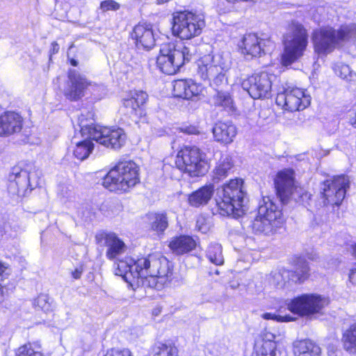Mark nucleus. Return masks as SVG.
Masks as SVG:
<instances>
[{
    "mask_svg": "<svg viewBox=\"0 0 356 356\" xmlns=\"http://www.w3.org/2000/svg\"><path fill=\"white\" fill-rule=\"evenodd\" d=\"M22 116L15 112H5L0 115V136H6L21 131Z\"/></svg>",
    "mask_w": 356,
    "mask_h": 356,
    "instance_id": "nucleus-23",
    "label": "nucleus"
},
{
    "mask_svg": "<svg viewBox=\"0 0 356 356\" xmlns=\"http://www.w3.org/2000/svg\"><path fill=\"white\" fill-rule=\"evenodd\" d=\"M47 294L41 293L32 300L33 309L35 311L49 312L53 309L52 301Z\"/></svg>",
    "mask_w": 356,
    "mask_h": 356,
    "instance_id": "nucleus-39",
    "label": "nucleus"
},
{
    "mask_svg": "<svg viewBox=\"0 0 356 356\" xmlns=\"http://www.w3.org/2000/svg\"><path fill=\"white\" fill-rule=\"evenodd\" d=\"M356 38V24L341 26L336 29L325 26L313 31L312 40L318 55H327L343 46L345 42Z\"/></svg>",
    "mask_w": 356,
    "mask_h": 356,
    "instance_id": "nucleus-3",
    "label": "nucleus"
},
{
    "mask_svg": "<svg viewBox=\"0 0 356 356\" xmlns=\"http://www.w3.org/2000/svg\"><path fill=\"white\" fill-rule=\"evenodd\" d=\"M196 228L198 231L206 233L208 230V227L205 223V219L202 217L198 218L196 221Z\"/></svg>",
    "mask_w": 356,
    "mask_h": 356,
    "instance_id": "nucleus-45",
    "label": "nucleus"
},
{
    "mask_svg": "<svg viewBox=\"0 0 356 356\" xmlns=\"http://www.w3.org/2000/svg\"><path fill=\"white\" fill-rule=\"evenodd\" d=\"M83 272V269L81 266L76 268L73 271H72L71 274L72 277L74 280H79L81 278Z\"/></svg>",
    "mask_w": 356,
    "mask_h": 356,
    "instance_id": "nucleus-47",
    "label": "nucleus"
},
{
    "mask_svg": "<svg viewBox=\"0 0 356 356\" xmlns=\"http://www.w3.org/2000/svg\"><path fill=\"white\" fill-rule=\"evenodd\" d=\"M39 184L35 172H30L20 167H14L8 177V192L17 196L26 195L27 191H31Z\"/></svg>",
    "mask_w": 356,
    "mask_h": 356,
    "instance_id": "nucleus-13",
    "label": "nucleus"
},
{
    "mask_svg": "<svg viewBox=\"0 0 356 356\" xmlns=\"http://www.w3.org/2000/svg\"><path fill=\"white\" fill-rule=\"evenodd\" d=\"M16 356H43V355L40 350H35L31 344L29 343L19 347Z\"/></svg>",
    "mask_w": 356,
    "mask_h": 356,
    "instance_id": "nucleus-41",
    "label": "nucleus"
},
{
    "mask_svg": "<svg viewBox=\"0 0 356 356\" xmlns=\"http://www.w3.org/2000/svg\"><path fill=\"white\" fill-rule=\"evenodd\" d=\"M284 286L290 282L298 283L302 282L309 276V268L308 264L304 258L299 257L296 263V271L286 270L285 268L280 269Z\"/></svg>",
    "mask_w": 356,
    "mask_h": 356,
    "instance_id": "nucleus-24",
    "label": "nucleus"
},
{
    "mask_svg": "<svg viewBox=\"0 0 356 356\" xmlns=\"http://www.w3.org/2000/svg\"><path fill=\"white\" fill-rule=\"evenodd\" d=\"M334 353H329V355H330V356H332V354H334Z\"/></svg>",
    "mask_w": 356,
    "mask_h": 356,
    "instance_id": "nucleus-59",
    "label": "nucleus"
},
{
    "mask_svg": "<svg viewBox=\"0 0 356 356\" xmlns=\"http://www.w3.org/2000/svg\"><path fill=\"white\" fill-rule=\"evenodd\" d=\"M26 229V224L17 216L8 215L7 219L0 225V239L6 238H15L22 234Z\"/></svg>",
    "mask_w": 356,
    "mask_h": 356,
    "instance_id": "nucleus-27",
    "label": "nucleus"
},
{
    "mask_svg": "<svg viewBox=\"0 0 356 356\" xmlns=\"http://www.w3.org/2000/svg\"><path fill=\"white\" fill-rule=\"evenodd\" d=\"M181 131L187 134L197 135L200 134L198 128L193 125L184 126L181 128Z\"/></svg>",
    "mask_w": 356,
    "mask_h": 356,
    "instance_id": "nucleus-46",
    "label": "nucleus"
},
{
    "mask_svg": "<svg viewBox=\"0 0 356 356\" xmlns=\"http://www.w3.org/2000/svg\"><path fill=\"white\" fill-rule=\"evenodd\" d=\"M202 87L192 79H179L174 82L173 92L176 97L191 99L197 97L202 92Z\"/></svg>",
    "mask_w": 356,
    "mask_h": 356,
    "instance_id": "nucleus-25",
    "label": "nucleus"
},
{
    "mask_svg": "<svg viewBox=\"0 0 356 356\" xmlns=\"http://www.w3.org/2000/svg\"><path fill=\"white\" fill-rule=\"evenodd\" d=\"M351 124L356 128V113L354 118L351 120Z\"/></svg>",
    "mask_w": 356,
    "mask_h": 356,
    "instance_id": "nucleus-56",
    "label": "nucleus"
},
{
    "mask_svg": "<svg viewBox=\"0 0 356 356\" xmlns=\"http://www.w3.org/2000/svg\"><path fill=\"white\" fill-rule=\"evenodd\" d=\"M348 187L349 180L345 175L337 176L324 181L322 187L324 204L339 206Z\"/></svg>",
    "mask_w": 356,
    "mask_h": 356,
    "instance_id": "nucleus-16",
    "label": "nucleus"
},
{
    "mask_svg": "<svg viewBox=\"0 0 356 356\" xmlns=\"http://www.w3.org/2000/svg\"><path fill=\"white\" fill-rule=\"evenodd\" d=\"M238 286H239V284L238 283H234V284H230L229 286L230 288L234 289L237 288Z\"/></svg>",
    "mask_w": 356,
    "mask_h": 356,
    "instance_id": "nucleus-55",
    "label": "nucleus"
},
{
    "mask_svg": "<svg viewBox=\"0 0 356 356\" xmlns=\"http://www.w3.org/2000/svg\"><path fill=\"white\" fill-rule=\"evenodd\" d=\"M275 79L274 74L261 72L243 79L241 87L254 99L268 98L270 96L272 83Z\"/></svg>",
    "mask_w": 356,
    "mask_h": 356,
    "instance_id": "nucleus-14",
    "label": "nucleus"
},
{
    "mask_svg": "<svg viewBox=\"0 0 356 356\" xmlns=\"http://www.w3.org/2000/svg\"><path fill=\"white\" fill-rule=\"evenodd\" d=\"M295 356H321V348L311 340L305 339L293 343Z\"/></svg>",
    "mask_w": 356,
    "mask_h": 356,
    "instance_id": "nucleus-33",
    "label": "nucleus"
},
{
    "mask_svg": "<svg viewBox=\"0 0 356 356\" xmlns=\"http://www.w3.org/2000/svg\"><path fill=\"white\" fill-rule=\"evenodd\" d=\"M197 75L203 81H207L212 88L227 86L225 73L229 68L230 62L222 54L205 55L197 62Z\"/></svg>",
    "mask_w": 356,
    "mask_h": 356,
    "instance_id": "nucleus-7",
    "label": "nucleus"
},
{
    "mask_svg": "<svg viewBox=\"0 0 356 356\" xmlns=\"http://www.w3.org/2000/svg\"><path fill=\"white\" fill-rule=\"evenodd\" d=\"M79 127L81 136L84 140L76 143L74 149V156L83 161L87 159L93 149V143L90 140L113 149L121 148L125 143L127 136L124 130L119 127H101L88 123L83 116L79 118Z\"/></svg>",
    "mask_w": 356,
    "mask_h": 356,
    "instance_id": "nucleus-2",
    "label": "nucleus"
},
{
    "mask_svg": "<svg viewBox=\"0 0 356 356\" xmlns=\"http://www.w3.org/2000/svg\"><path fill=\"white\" fill-rule=\"evenodd\" d=\"M100 245L106 248V257L114 264L115 274L121 276L132 288L147 285L161 289L172 280V267L166 257L160 254H149L137 259L120 258L126 252L127 245L115 233L102 232L96 236Z\"/></svg>",
    "mask_w": 356,
    "mask_h": 356,
    "instance_id": "nucleus-1",
    "label": "nucleus"
},
{
    "mask_svg": "<svg viewBox=\"0 0 356 356\" xmlns=\"http://www.w3.org/2000/svg\"><path fill=\"white\" fill-rule=\"evenodd\" d=\"M213 184H207L202 186L191 193L188 197V204L193 207H200L207 205L214 194Z\"/></svg>",
    "mask_w": 356,
    "mask_h": 356,
    "instance_id": "nucleus-28",
    "label": "nucleus"
},
{
    "mask_svg": "<svg viewBox=\"0 0 356 356\" xmlns=\"http://www.w3.org/2000/svg\"><path fill=\"white\" fill-rule=\"evenodd\" d=\"M150 229L157 234H163L168 226L165 213H152L149 216Z\"/></svg>",
    "mask_w": 356,
    "mask_h": 356,
    "instance_id": "nucleus-35",
    "label": "nucleus"
},
{
    "mask_svg": "<svg viewBox=\"0 0 356 356\" xmlns=\"http://www.w3.org/2000/svg\"><path fill=\"white\" fill-rule=\"evenodd\" d=\"M120 8V4L114 0H104L101 2L99 9L103 13L116 11Z\"/></svg>",
    "mask_w": 356,
    "mask_h": 356,
    "instance_id": "nucleus-42",
    "label": "nucleus"
},
{
    "mask_svg": "<svg viewBox=\"0 0 356 356\" xmlns=\"http://www.w3.org/2000/svg\"><path fill=\"white\" fill-rule=\"evenodd\" d=\"M268 339H270L272 341H273V339H275V335L272 333H267L265 335V338L263 339L262 340H268Z\"/></svg>",
    "mask_w": 356,
    "mask_h": 356,
    "instance_id": "nucleus-52",
    "label": "nucleus"
},
{
    "mask_svg": "<svg viewBox=\"0 0 356 356\" xmlns=\"http://www.w3.org/2000/svg\"><path fill=\"white\" fill-rule=\"evenodd\" d=\"M175 164L192 177L204 175L209 167L206 154L195 146L181 149L177 153Z\"/></svg>",
    "mask_w": 356,
    "mask_h": 356,
    "instance_id": "nucleus-11",
    "label": "nucleus"
},
{
    "mask_svg": "<svg viewBox=\"0 0 356 356\" xmlns=\"http://www.w3.org/2000/svg\"><path fill=\"white\" fill-rule=\"evenodd\" d=\"M234 163L230 156L222 154L213 170V181L218 183L232 172Z\"/></svg>",
    "mask_w": 356,
    "mask_h": 356,
    "instance_id": "nucleus-32",
    "label": "nucleus"
},
{
    "mask_svg": "<svg viewBox=\"0 0 356 356\" xmlns=\"http://www.w3.org/2000/svg\"><path fill=\"white\" fill-rule=\"evenodd\" d=\"M227 2L229 3H235L236 2H239V1H244V2H248V1H250V2H255L257 1V0H226Z\"/></svg>",
    "mask_w": 356,
    "mask_h": 356,
    "instance_id": "nucleus-51",
    "label": "nucleus"
},
{
    "mask_svg": "<svg viewBox=\"0 0 356 356\" xmlns=\"http://www.w3.org/2000/svg\"><path fill=\"white\" fill-rule=\"evenodd\" d=\"M216 202L220 215H233L235 217L242 216L247 202L243 179L236 178L225 184L218 190Z\"/></svg>",
    "mask_w": 356,
    "mask_h": 356,
    "instance_id": "nucleus-4",
    "label": "nucleus"
},
{
    "mask_svg": "<svg viewBox=\"0 0 356 356\" xmlns=\"http://www.w3.org/2000/svg\"><path fill=\"white\" fill-rule=\"evenodd\" d=\"M71 64L73 66H76L78 65V62L76 60H74V59H72L71 60Z\"/></svg>",
    "mask_w": 356,
    "mask_h": 356,
    "instance_id": "nucleus-57",
    "label": "nucleus"
},
{
    "mask_svg": "<svg viewBox=\"0 0 356 356\" xmlns=\"http://www.w3.org/2000/svg\"><path fill=\"white\" fill-rule=\"evenodd\" d=\"M186 308L184 307H183V305H175L174 309L175 310H182V309H185Z\"/></svg>",
    "mask_w": 356,
    "mask_h": 356,
    "instance_id": "nucleus-54",
    "label": "nucleus"
},
{
    "mask_svg": "<svg viewBox=\"0 0 356 356\" xmlns=\"http://www.w3.org/2000/svg\"><path fill=\"white\" fill-rule=\"evenodd\" d=\"M215 92L210 97V103L214 107L228 112L234 110V100L230 93L218 88H213Z\"/></svg>",
    "mask_w": 356,
    "mask_h": 356,
    "instance_id": "nucleus-29",
    "label": "nucleus"
},
{
    "mask_svg": "<svg viewBox=\"0 0 356 356\" xmlns=\"http://www.w3.org/2000/svg\"><path fill=\"white\" fill-rule=\"evenodd\" d=\"M315 313H291L280 315V313H264V319H272L277 322L297 321L298 324L303 325L312 319Z\"/></svg>",
    "mask_w": 356,
    "mask_h": 356,
    "instance_id": "nucleus-31",
    "label": "nucleus"
},
{
    "mask_svg": "<svg viewBox=\"0 0 356 356\" xmlns=\"http://www.w3.org/2000/svg\"><path fill=\"white\" fill-rule=\"evenodd\" d=\"M276 343L270 339L257 341L254 346L256 356H275Z\"/></svg>",
    "mask_w": 356,
    "mask_h": 356,
    "instance_id": "nucleus-34",
    "label": "nucleus"
},
{
    "mask_svg": "<svg viewBox=\"0 0 356 356\" xmlns=\"http://www.w3.org/2000/svg\"><path fill=\"white\" fill-rule=\"evenodd\" d=\"M204 26V17L201 13L184 10L172 15V33L182 40L199 35Z\"/></svg>",
    "mask_w": 356,
    "mask_h": 356,
    "instance_id": "nucleus-10",
    "label": "nucleus"
},
{
    "mask_svg": "<svg viewBox=\"0 0 356 356\" xmlns=\"http://www.w3.org/2000/svg\"><path fill=\"white\" fill-rule=\"evenodd\" d=\"M269 282L277 288H282L284 286V281L280 269L273 271L269 277Z\"/></svg>",
    "mask_w": 356,
    "mask_h": 356,
    "instance_id": "nucleus-43",
    "label": "nucleus"
},
{
    "mask_svg": "<svg viewBox=\"0 0 356 356\" xmlns=\"http://www.w3.org/2000/svg\"><path fill=\"white\" fill-rule=\"evenodd\" d=\"M344 349L350 353H356V322L343 334Z\"/></svg>",
    "mask_w": 356,
    "mask_h": 356,
    "instance_id": "nucleus-36",
    "label": "nucleus"
},
{
    "mask_svg": "<svg viewBox=\"0 0 356 356\" xmlns=\"http://www.w3.org/2000/svg\"><path fill=\"white\" fill-rule=\"evenodd\" d=\"M131 38L135 40L138 49H151L155 44V38L151 25L138 24L133 32Z\"/></svg>",
    "mask_w": 356,
    "mask_h": 356,
    "instance_id": "nucleus-22",
    "label": "nucleus"
},
{
    "mask_svg": "<svg viewBox=\"0 0 356 356\" xmlns=\"http://www.w3.org/2000/svg\"><path fill=\"white\" fill-rule=\"evenodd\" d=\"M92 86L85 75L75 70H70L64 88V95L71 101L79 100L84 96L85 90Z\"/></svg>",
    "mask_w": 356,
    "mask_h": 356,
    "instance_id": "nucleus-20",
    "label": "nucleus"
},
{
    "mask_svg": "<svg viewBox=\"0 0 356 356\" xmlns=\"http://www.w3.org/2000/svg\"><path fill=\"white\" fill-rule=\"evenodd\" d=\"M157 135H158V136H162V134H161V133H160V134H158Z\"/></svg>",
    "mask_w": 356,
    "mask_h": 356,
    "instance_id": "nucleus-60",
    "label": "nucleus"
},
{
    "mask_svg": "<svg viewBox=\"0 0 356 356\" xmlns=\"http://www.w3.org/2000/svg\"><path fill=\"white\" fill-rule=\"evenodd\" d=\"M147 94L142 90L131 92L127 97L122 99L120 111L127 115L132 122L138 123L145 115V104Z\"/></svg>",
    "mask_w": 356,
    "mask_h": 356,
    "instance_id": "nucleus-17",
    "label": "nucleus"
},
{
    "mask_svg": "<svg viewBox=\"0 0 356 356\" xmlns=\"http://www.w3.org/2000/svg\"><path fill=\"white\" fill-rule=\"evenodd\" d=\"M352 254L356 258V243L352 246Z\"/></svg>",
    "mask_w": 356,
    "mask_h": 356,
    "instance_id": "nucleus-53",
    "label": "nucleus"
},
{
    "mask_svg": "<svg viewBox=\"0 0 356 356\" xmlns=\"http://www.w3.org/2000/svg\"><path fill=\"white\" fill-rule=\"evenodd\" d=\"M335 72L341 79L348 81H353L356 78V74L346 64L338 65L335 68Z\"/></svg>",
    "mask_w": 356,
    "mask_h": 356,
    "instance_id": "nucleus-40",
    "label": "nucleus"
},
{
    "mask_svg": "<svg viewBox=\"0 0 356 356\" xmlns=\"http://www.w3.org/2000/svg\"><path fill=\"white\" fill-rule=\"evenodd\" d=\"M154 356H179L178 349L172 343L157 342L155 344Z\"/></svg>",
    "mask_w": 356,
    "mask_h": 356,
    "instance_id": "nucleus-38",
    "label": "nucleus"
},
{
    "mask_svg": "<svg viewBox=\"0 0 356 356\" xmlns=\"http://www.w3.org/2000/svg\"><path fill=\"white\" fill-rule=\"evenodd\" d=\"M197 241L191 236L181 235L175 237L170 242L169 247L176 254H184L193 250Z\"/></svg>",
    "mask_w": 356,
    "mask_h": 356,
    "instance_id": "nucleus-30",
    "label": "nucleus"
},
{
    "mask_svg": "<svg viewBox=\"0 0 356 356\" xmlns=\"http://www.w3.org/2000/svg\"><path fill=\"white\" fill-rule=\"evenodd\" d=\"M92 86L85 75L75 70H70L64 88V95L71 101L79 100L84 96L85 90Z\"/></svg>",
    "mask_w": 356,
    "mask_h": 356,
    "instance_id": "nucleus-19",
    "label": "nucleus"
},
{
    "mask_svg": "<svg viewBox=\"0 0 356 356\" xmlns=\"http://www.w3.org/2000/svg\"><path fill=\"white\" fill-rule=\"evenodd\" d=\"M282 223V211L270 197H264L258 208V214L252 222L256 234L270 235Z\"/></svg>",
    "mask_w": 356,
    "mask_h": 356,
    "instance_id": "nucleus-9",
    "label": "nucleus"
},
{
    "mask_svg": "<svg viewBox=\"0 0 356 356\" xmlns=\"http://www.w3.org/2000/svg\"><path fill=\"white\" fill-rule=\"evenodd\" d=\"M104 356H132L129 349H115L113 348L108 351Z\"/></svg>",
    "mask_w": 356,
    "mask_h": 356,
    "instance_id": "nucleus-44",
    "label": "nucleus"
},
{
    "mask_svg": "<svg viewBox=\"0 0 356 356\" xmlns=\"http://www.w3.org/2000/svg\"><path fill=\"white\" fill-rule=\"evenodd\" d=\"M307 257H308V259H309L311 260H314V259H316V254H314V255L308 254Z\"/></svg>",
    "mask_w": 356,
    "mask_h": 356,
    "instance_id": "nucleus-58",
    "label": "nucleus"
},
{
    "mask_svg": "<svg viewBox=\"0 0 356 356\" xmlns=\"http://www.w3.org/2000/svg\"><path fill=\"white\" fill-rule=\"evenodd\" d=\"M143 333L142 330L140 327H134L132 330H131V338L130 339L134 340L136 338H138L140 335H141Z\"/></svg>",
    "mask_w": 356,
    "mask_h": 356,
    "instance_id": "nucleus-49",
    "label": "nucleus"
},
{
    "mask_svg": "<svg viewBox=\"0 0 356 356\" xmlns=\"http://www.w3.org/2000/svg\"><path fill=\"white\" fill-rule=\"evenodd\" d=\"M207 257L211 263L220 266L224 264L222 245L217 243H211L207 250Z\"/></svg>",
    "mask_w": 356,
    "mask_h": 356,
    "instance_id": "nucleus-37",
    "label": "nucleus"
},
{
    "mask_svg": "<svg viewBox=\"0 0 356 356\" xmlns=\"http://www.w3.org/2000/svg\"><path fill=\"white\" fill-rule=\"evenodd\" d=\"M274 46L270 39L261 38L255 33H248L243 38L241 51L247 58H253L269 53Z\"/></svg>",
    "mask_w": 356,
    "mask_h": 356,
    "instance_id": "nucleus-18",
    "label": "nucleus"
},
{
    "mask_svg": "<svg viewBox=\"0 0 356 356\" xmlns=\"http://www.w3.org/2000/svg\"><path fill=\"white\" fill-rule=\"evenodd\" d=\"M138 182V166L131 161L118 162L102 179L104 187L116 192H126Z\"/></svg>",
    "mask_w": 356,
    "mask_h": 356,
    "instance_id": "nucleus-8",
    "label": "nucleus"
},
{
    "mask_svg": "<svg viewBox=\"0 0 356 356\" xmlns=\"http://www.w3.org/2000/svg\"><path fill=\"white\" fill-rule=\"evenodd\" d=\"M349 281L354 285H356V264L350 270L348 274Z\"/></svg>",
    "mask_w": 356,
    "mask_h": 356,
    "instance_id": "nucleus-48",
    "label": "nucleus"
},
{
    "mask_svg": "<svg viewBox=\"0 0 356 356\" xmlns=\"http://www.w3.org/2000/svg\"><path fill=\"white\" fill-rule=\"evenodd\" d=\"M284 51L282 56L284 65H289L303 54L307 45V33L300 24H292L284 36Z\"/></svg>",
    "mask_w": 356,
    "mask_h": 356,
    "instance_id": "nucleus-12",
    "label": "nucleus"
},
{
    "mask_svg": "<svg viewBox=\"0 0 356 356\" xmlns=\"http://www.w3.org/2000/svg\"><path fill=\"white\" fill-rule=\"evenodd\" d=\"M330 304L327 297L317 293H304L291 300L268 296L262 303L264 309H287L289 312H319Z\"/></svg>",
    "mask_w": 356,
    "mask_h": 356,
    "instance_id": "nucleus-6",
    "label": "nucleus"
},
{
    "mask_svg": "<svg viewBox=\"0 0 356 356\" xmlns=\"http://www.w3.org/2000/svg\"><path fill=\"white\" fill-rule=\"evenodd\" d=\"M277 196L282 203H286L294 189L293 171L284 170L277 173L275 179Z\"/></svg>",
    "mask_w": 356,
    "mask_h": 356,
    "instance_id": "nucleus-21",
    "label": "nucleus"
},
{
    "mask_svg": "<svg viewBox=\"0 0 356 356\" xmlns=\"http://www.w3.org/2000/svg\"><path fill=\"white\" fill-rule=\"evenodd\" d=\"M212 132L216 141L229 144L236 137L237 129L231 121H218L215 123Z\"/></svg>",
    "mask_w": 356,
    "mask_h": 356,
    "instance_id": "nucleus-26",
    "label": "nucleus"
},
{
    "mask_svg": "<svg viewBox=\"0 0 356 356\" xmlns=\"http://www.w3.org/2000/svg\"><path fill=\"white\" fill-rule=\"evenodd\" d=\"M59 51V45L56 42H53L51 43V47L50 49V52L52 54L58 53Z\"/></svg>",
    "mask_w": 356,
    "mask_h": 356,
    "instance_id": "nucleus-50",
    "label": "nucleus"
},
{
    "mask_svg": "<svg viewBox=\"0 0 356 356\" xmlns=\"http://www.w3.org/2000/svg\"><path fill=\"white\" fill-rule=\"evenodd\" d=\"M310 95L299 88H288L276 97V104L291 112L305 109L310 104Z\"/></svg>",
    "mask_w": 356,
    "mask_h": 356,
    "instance_id": "nucleus-15",
    "label": "nucleus"
},
{
    "mask_svg": "<svg viewBox=\"0 0 356 356\" xmlns=\"http://www.w3.org/2000/svg\"><path fill=\"white\" fill-rule=\"evenodd\" d=\"M196 48L193 45H184L182 42H168L161 44L156 65L164 74L172 75L177 73L187 62L195 57Z\"/></svg>",
    "mask_w": 356,
    "mask_h": 356,
    "instance_id": "nucleus-5",
    "label": "nucleus"
}]
</instances>
